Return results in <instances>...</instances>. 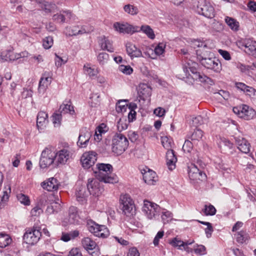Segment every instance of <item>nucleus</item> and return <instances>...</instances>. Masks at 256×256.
Listing matches in <instances>:
<instances>
[{
    "mask_svg": "<svg viewBox=\"0 0 256 256\" xmlns=\"http://www.w3.org/2000/svg\"><path fill=\"white\" fill-rule=\"evenodd\" d=\"M97 170L94 172L96 177L104 183L114 184L118 182L116 176L112 173V166L110 164H98Z\"/></svg>",
    "mask_w": 256,
    "mask_h": 256,
    "instance_id": "obj_1",
    "label": "nucleus"
},
{
    "mask_svg": "<svg viewBox=\"0 0 256 256\" xmlns=\"http://www.w3.org/2000/svg\"><path fill=\"white\" fill-rule=\"evenodd\" d=\"M128 141L126 138L120 133H116L112 139V150L114 154L120 155L127 148Z\"/></svg>",
    "mask_w": 256,
    "mask_h": 256,
    "instance_id": "obj_2",
    "label": "nucleus"
},
{
    "mask_svg": "<svg viewBox=\"0 0 256 256\" xmlns=\"http://www.w3.org/2000/svg\"><path fill=\"white\" fill-rule=\"evenodd\" d=\"M200 50H197L198 58L200 64L208 69L211 70L216 72H220L222 70V64L220 60L216 58H206V54H199Z\"/></svg>",
    "mask_w": 256,
    "mask_h": 256,
    "instance_id": "obj_3",
    "label": "nucleus"
},
{
    "mask_svg": "<svg viewBox=\"0 0 256 256\" xmlns=\"http://www.w3.org/2000/svg\"><path fill=\"white\" fill-rule=\"evenodd\" d=\"M120 204L122 212L126 216L133 215L135 211L134 202L128 194H121Z\"/></svg>",
    "mask_w": 256,
    "mask_h": 256,
    "instance_id": "obj_4",
    "label": "nucleus"
},
{
    "mask_svg": "<svg viewBox=\"0 0 256 256\" xmlns=\"http://www.w3.org/2000/svg\"><path fill=\"white\" fill-rule=\"evenodd\" d=\"M160 209V207L157 204L148 200H144L142 211L148 219L152 220L158 216Z\"/></svg>",
    "mask_w": 256,
    "mask_h": 256,
    "instance_id": "obj_5",
    "label": "nucleus"
},
{
    "mask_svg": "<svg viewBox=\"0 0 256 256\" xmlns=\"http://www.w3.org/2000/svg\"><path fill=\"white\" fill-rule=\"evenodd\" d=\"M41 236V232L37 228H28L24 234L23 240L26 244L34 245L39 241Z\"/></svg>",
    "mask_w": 256,
    "mask_h": 256,
    "instance_id": "obj_6",
    "label": "nucleus"
},
{
    "mask_svg": "<svg viewBox=\"0 0 256 256\" xmlns=\"http://www.w3.org/2000/svg\"><path fill=\"white\" fill-rule=\"evenodd\" d=\"M56 162L55 152L46 148L42 152L40 166L42 168H48Z\"/></svg>",
    "mask_w": 256,
    "mask_h": 256,
    "instance_id": "obj_7",
    "label": "nucleus"
},
{
    "mask_svg": "<svg viewBox=\"0 0 256 256\" xmlns=\"http://www.w3.org/2000/svg\"><path fill=\"white\" fill-rule=\"evenodd\" d=\"M88 230L95 236L104 238L109 235V231L104 225H99L93 221L88 222Z\"/></svg>",
    "mask_w": 256,
    "mask_h": 256,
    "instance_id": "obj_8",
    "label": "nucleus"
},
{
    "mask_svg": "<svg viewBox=\"0 0 256 256\" xmlns=\"http://www.w3.org/2000/svg\"><path fill=\"white\" fill-rule=\"evenodd\" d=\"M233 112L240 118L245 120L252 119L256 116L255 110L247 105H242L233 108Z\"/></svg>",
    "mask_w": 256,
    "mask_h": 256,
    "instance_id": "obj_9",
    "label": "nucleus"
},
{
    "mask_svg": "<svg viewBox=\"0 0 256 256\" xmlns=\"http://www.w3.org/2000/svg\"><path fill=\"white\" fill-rule=\"evenodd\" d=\"M197 12L206 18H212L214 16V10L213 6L207 3L205 0H199L197 4Z\"/></svg>",
    "mask_w": 256,
    "mask_h": 256,
    "instance_id": "obj_10",
    "label": "nucleus"
},
{
    "mask_svg": "<svg viewBox=\"0 0 256 256\" xmlns=\"http://www.w3.org/2000/svg\"><path fill=\"white\" fill-rule=\"evenodd\" d=\"M114 30L120 34H132L138 32V26H132L128 22H116L113 24Z\"/></svg>",
    "mask_w": 256,
    "mask_h": 256,
    "instance_id": "obj_11",
    "label": "nucleus"
},
{
    "mask_svg": "<svg viewBox=\"0 0 256 256\" xmlns=\"http://www.w3.org/2000/svg\"><path fill=\"white\" fill-rule=\"evenodd\" d=\"M100 182L97 178H89L87 183V190L90 194L98 196L103 191V188L100 186Z\"/></svg>",
    "mask_w": 256,
    "mask_h": 256,
    "instance_id": "obj_12",
    "label": "nucleus"
},
{
    "mask_svg": "<svg viewBox=\"0 0 256 256\" xmlns=\"http://www.w3.org/2000/svg\"><path fill=\"white\" fill-rule=\"evenodd\" d=\"M56 163V164H64L72 156V154L68 148H63L55 152Z\"/></svg>",
    "mask_w": 256,
    "mask_h": 256,
    "instance_id": "obj_13",
    "label": "nucleus"
},
{
    "mask_svg": "<svg viewBox=\"0 0 256 256\" xmlns=\"http://www.w3.org/2000/svg\"><path fill=\"white\" fill-rule=\"evenodd\" d=\"M188 174L190 178L193 180H203L206 177L204 173L200 170L196 165L192 164L188 166Z\"/></svg>",
    "mask_w": 256,
    "mask_h": 256,
    "instance_id": "obj_14",
    "label": "nucleus"
},
{
    "mask_svg": "<svg viewBox=\"0 0 256 256\" xmlns=\"http://www.w3.org/2000/svg\"><path fill=\"white\" fill-rule=\"evenodd\" d=\"M92 30V28H89L86 26H79L76 25L70 27H66V34L70 36H74L89 33Z\"/></svg>",
    "mask_w": 256,
    "mask_h": 256,
    "instance_id": "obj_15",
    "label": "nucleus"
},
{
    "mask_svg": "<svg viewBox=\"0 0 256 256\" xmlns=\"http://www.w3.org/2000/svg\"><path fill=\"white\" fill-rule=\"evenodd\" d=\"M96 160V154L93 152H84L81 157V162L84 168L92 166Z\"/></svg>",
    "mask_w": 256,
    "mask_h": 256,
    "instance_id": "obj_16",
    "label": "nucleus"
},
{
    "mask_svg": "<svg viewBox=\"0 0 256 256\" xmlns=\"http://www.w3.org/2000/svg\"><path fill=\"white\" fill-rule=\"evenodd\" d=\"M142 174L144 182L149 185H154L158 180L156 173L148 168L142 170Z\"/></svg>",
    "mask_w": 256,
    "mask_h": 256,
    "instance_id": "obj_17",
    "label": "nucleus"
},
{
    "mask_svg": "<svg viewBox=\"0 0 256 256\" xmlns=\"http://www.w3.org/2000/svg\"><path fill=\"white\" fill-rule=\"evenodd\" d=\"M48 114L43 111L40 112L37 116L36 126L38 131L42 132L46 128L48 120Z\"/></svg>",
    "mask_w": 256,
    "mask_h": 256,
    "instance_id": "obj_18",
    "label": "nucleus"
},
{
    "mask_svg": "<svg viewBox=\"0 0 256 256\" xmlns=\"http://www.w3.org/2000/svg\"><path fill=\"white\" fill-rule=\"evenodd\" d=\"M138 92L140 98L144 100H150L152 94V88L148 84H140Z\"/></svg>",
    "mask_w": 256,
    "mask_h": 256,
    "instance_id": "obj_19",
    "label": "nucleus"
},
{
    "mask_svg": "<svg viewBox=\"0 0 256 256\" xmlns=\"http://www.w3.org/2000/svg\"><path fill=\"white\" fill-rule=\"evenodd\" d=\"M90 137V132L86 128L82 129L78 137V145L80 148H86L88 144Z\"/></svg>",
    "mask_w": 256,
    "mask_h": 256,
    "instance_id": "obj_20",
    "label": "nucleus"
},
{
    "mask_svg": "<svg viewBox=\"0 0 256 256\" xmlns=\"http://www.w3.org/2000/svg\"><path fill=\"white\" fill-rule=\"evenodd\" d=\"M50 83L51 78L45 72L43 74L39 82L38 94L41 95L44 94Z\"/></svg>",
    "mask_w": 256,
    "mask_h": 256,
    "instance_id": "obj_21",
    "label": "nucleus"
},
{
    "mask_svg": "<svg viewBox=\"0 0 256 256\" xmlns=\"http://www.w3.org/2000/svg\"><path fill=\"white\" fill-rule=\"evenodd\" d=\"M41 186L48 191H56L58 190L60 183L56 178H48L47 181L42 182Z\"/></svg>",
    "mask_w": 256,
    "mask_h": 256,
    "instance_id": "obj_22",
    "label": "nucleus"
},
{
    "mask_svg": "<svg viewBox=\"0 0 256 256\" xmlns=\"http://www.w3.org/2000/svg\"><path fill=\"white\" fill-rule=\"evenodd\" d=\"M128 54L130 58H139L142 56L141 50L131 42H127L126 44Z\"/></svg>",
    "mask_w": 256,
    "mask_h": 256,
    "instance_id": "obj_23",
    "label": "nucleus"
},
{
    "mask_svg": "<svg viewBox=\"0 0 256 256\" xmlns=\"http://www.w3.org/2000/svg\"><path fill=\"white\" fill-rule=\"evenodd\" d=\"M166 164L169 170H173L176 168L177 158L172 150H168L166 153Z\"/></svg>",
    "mask_w": 256,
    "mask_h": 256,
    "instance_id": "obj_24",
    "label": "nucleus"
},
{
    "mask_svg": "<svg viewBox=\"0 0 256 256\" xmlns=\"http://www.w3.org/2000/svg\"><path fill=\"white\" fill-rule=\"evenodd\" d=\"M238 148L242 152L248 154L250 152V145L248 141L243 138H238L236 139Z\"/></svg>",
    "mask_w": 256,
    "mask_h": 256,
    "instance_id": "obj_25",
    "label": "nucleus"
},
{
    "mask_svg": "<svg viewBox=\"0 0 256 256\" xmlns=\"http://www.w3.org/2000/svg\"><path fill=\"white\" fill-rule=\"evenodd\" d=\"M98 44L102 50H106L110 52L114 51L112 42L105 36H102L99 38Z\"/></svg>",
    "mask_w": 256,
    "mask_h": 256,
    "instance_id": "obj_26",
    "label": "nucleus"
},
{
    "mask_svg": "<svg viewBox=\"0 0 256 256\" xmlns=\"http://www.w3.org/2000/svg\"><path fill=\"white\" fill-rule=\"evenodd\" d=\"M76 194L77 200L83 204L86 200L89 193L85 186H80L76 190Z\"/></svg>",
    "mask_w": 256,
    "mask_h": 256,
    "instance_id": "obj_27",
    "label": "nucleus"
},
{
    "mask_svg": "<svg viewBox=\"0 0 256 256\" xmlns=\"http://www.w3.org/2000/svg\"><path fill=\"white\" fill-rule=\"evenodd\" d=\"M224 21L232 30L236 32L240 30V23L236 19L229 16H226Z\"/></svg>",
    "mask_w": 256,
    "mask_h": 256,
    "instance_id": "obj_28",
    "label": "nucleus"
},
{
    "mask_svg": "<svg viewBox=\"0 0 256 256\" xmlns=\"http://www.w3.org/2000/svg\"><path fill=\"white\" fill-rule=\"evenodd\" d=\"M82 242L84 248L88 251L98 250L96 242L90 238H84L82 240Z\"/></svg>",
    "mask_w": 256,
    "mask_h": 256,
    "instance_id": "obj_29",
    "label": "nucleus"
},
{
    "mask_svg": "<svg viewBox=\"0 0 256 256\" xmlns=\"http://www.w3.org/2000/svg\"><path fill=\"white\" fill-rule=\"evenodd\" d=\"M38 7L47 13L53 12L56 8L55 4L42 0L38 1Z\"/></svg>",
    "mask_w": 256,
    "mask_h": 256,
    "instance_id": "obj_30",
    "label": "nucleus"
},
{
    "mask_svg": "<svg viewBox=\"0 0 256 256\" xmlns=\"http://www.w3.org/2000/svg\"><path fill=\"white\" fill-rule=\"evenodd\" d=\"M12 238L8 234L0 233V248H4L12 242Z\"/></svg>",
    "mask_w": 256,
    "mask_h": 256,
    "instance_id": "obj_31",
    "label": "nucleus"
},
{
    "mask_svg": "<svg viewBox=\"0 0 256 256\" xmlns=\"http://www.w3.org/2000/svg\"><path fill=\"white\" fill-rule=\"evenodd\" d=\"M142 32L150 39L154 40L155 38L154 32L148 25H142L140 28L138 27V32Z\"/></svg>",
    "mask_w": 256,
    "mask_h": 256,
    "instance_id": "obj_32",
    "label": "nucleus"
},
{
    "mask_svg": "<svg viewBox=\"0 0 256 256\" xmlns=\"http://www.w3.org/2000/svg\"><path fill=\"white\" fill-rule=\"evenodd\" d=\"M123 8L125 13L132 16H136L139 12L138 8L134 4H126L124 6Z\"/></svg>",
    "mask_w": 256,
    "mask_h": 256,
    "instance_id": "obj_33",
    "label": "nucleus"
},
{
    "mask_svg": "<svg viewBox=\"0 0 256 256\" xmlns=\"http://www.w3.org/2000/svg\"><path fill=\"white\" fill-rule=\"evenodd\" d=\"M236 238L240 244L246 243L249 238L248 234L244 230H240L236 234Z\"/></svg>",
    "mask_w": 256,
    "mask_h": 256,
    "instance_id": "obj_34",
    "label": "nucleus"
},
{
    "mask_svg": "<svg viewBox=\"0 0 256 256\" xmlns=\"http://www.w3.org/2000/svg\"><path fill=\"white\" fill-rule=\"evenodd\" d=\"M202 137L203 132L200 129H196L192 133L189 138L194 144H196L198 142L202 140Z\"/></svg>",
    "mask_w": 256,
    "mask_h": 256,
    "instance_id": "obj_35",
    "label": "nucleus"
},
{
    "mask_svg": "<svg viewBox=\"0 0 256 256\" xmlns=\"http://www.w3.org/2000/svg\"><path fill=\"white\" fill-rule=\"evenodd\" d=\"M58 112L62 114L69 113L70 114L72 115L74 113V110L73 106L68 103L61 104Z\"/></svg>",
    "mask_w": 256,
    "mask_h": 256,
    "instance_id": "obj_36",
    "label": "nucleus"
},
{
    "mask_svg": "<svg viewBox=\"0 0 256 256\" xmlns=\"http://www.w3.org/2000/svg\"><path fill=\"white\" fill-rule=\"evenodd\" d=\"M173 214L170 211L163 209L162 212L161 218L164 224H168L172 220Z\"/></svg>",
    "mask_w": 256,
    "mask_h": 256,
    "instance_id": "obj_37",
    "label": "nucleus"
},
{
    "mask_svg": "<svg viewBox=\"0 0 256 256\" xmlns=\"http://www.w3.org/2000/svg\"><path fill=\"white\" fill-rule=\"evenodd\" d=\"M79 217L76 213L75 208L73 207L70 209V212L68 216V222L71 224H78Z\"/></svg>",
    "mask_w": 256,
    "mask_h": 256,
    "instance_id": "obj_38",
    "label": "nucleus"
},
{
    "mask_svg": "<svg viewBox=\"0 0 256 256\" xmlns=\"http://www.w3.org/2000/svg\"><path fill=\"white\" fill-rule=\"evenodd\" d=\"M161 142L163 146L168 150H171L174 144L172 138L168 136H164L161 138Z\"/></svg>",
    "mask_w": 256,
    "mask_h": 256,
    "instance_id": "obj_39",
    "label": "nucleus"
},
{
    "mask_svg": "<svg viewBox=\"0 0 256 256\" xmlns=\"http://www.w3.org/2000/svg\"><path fill=\"white\" fill-rule=\"evenodd\" d=\"M244 50L249 54H252L254 52L256 51V42L250 40H246V49H244Z\"/></svg>",
    "mask_w": 256,
    "mask_h": 256,
    "instance_id": "obj_40",
    "label": "nucleus"
},
{
    "mask_svg": "<svg viewBox=\"0 0 256 256\" xmlns=\"http://www.w3.org/2000/svg\"><path fill=\"white\" fill-rule=\"evenodd\" d=\"M61 208L60 204L58 202H52L47 207L46 212L48 214H52L58 212Z\"/></svg>",
    "mask_w": 256,
    "mask_h": 256,
    "instance_id": "obj_41",
    "label": "nucleus"
},
{
    "mask_svg": "<svg viewBox=\"0 0 256 256\" xmlns=\"http://www.w3.org/2000/svg\"><path fill=\"white\" fill-rule=\"evenodd\" d=\"M84 70L91 78L96 76L98 72L96 68L90 67V64H86L84 66Z\"/></svg>",
    "mask_w": 256,
    "mask_h": 256,
    "instance_id": "obj_42",
    "label": "nucleus"
},
{
    "mask_svg": "<svg viewBox=\"0 0 256 256\" xmlns=\"http://www.w3.org/2000/svg\"><path fill=\"white\" fill-rule=\"evenodd\" d=\"M236 86L238 89H239L244 92H248L249 94L252 93L254 90L252 87L246 86L242 82H236Z\"/></svg>",
    "mask_w": 256,
    "mask_h": 256,
    "instance_id": "obj_43",
    "label": "nucleus"
},
{
    "mask_svg": "<svg viewBox=\"0 0 256 256\" xmlns=\"http://www.w3.org/2000/svg\"><path fill=\"white\" fill-rule=\"evenodd\" d=\"M169 244L174 248H177L178 250H182L184 242L178 238L176 237L170 240Z\"/></svg>",
    "mask_w": 256,
    "mask_h": 256,
    "instance_id": "obj_44",
    "label": "nucleus"
},
{
    "mask_svg": "<svg viewBox=\"0 0 256 256\" xmlns=\"http://www.w3.org/2000/svg\"><path fill=\"white\" fill-rule=\"evenodd\" d=\"M5 56L6 60H14L18 59L20 57L24 56V53L14 54L13 52L8 50L6 52V54Z\"/></svg>",
    "mask_w": 256,
    "mask_h": 256,
    "instance_id": "obj_45",
    "label": "nucleus"
},
{
    "mask_svg": "<svg viewBox=\"0 0 256 256\" xmlns=\"http://www.w3.org/2000/svg\"><path fill=\"white\" fill-rule=\"evenodd\" d=\"M128 104L124 100H120L116 104V110L118 113L126 112Z\"/></svg>",
    "mask_w": 256,
    "mask_h": 256,
    "instance_id": "obj_46",
    "label": "nucleus"
},
{
    "mask_svg": "<svg viewBox=\"0 0 256 256\" xmlns=\"http://www.w3.org/2000/svg\"><path fill=\"white\" fill-rule=\"evenodd\" d=\"M98 60L101 66H104L108 63L109 60V55L106 52L99 54L97 57Z\"/></svg>",
    "mask_w": 256,
    "mask_h": 256,
    "instance_id": "obj_47",
    "label": "nucleus"
},
{
    "mask_svg": "<svg viewBox=\"0 0 256 256\" xmlns=\"http://www.w3.org/2000/svg\"><path fill=\"white\" fill-rule=\"evenodd\" d=\"M62 114L60 112H55L53 114L52 122L54 127H60L61 125Z\"/></svg>",
    "mask_w": 256,
    "mask_h": 256,
    "instance_id": "obj_48",
    "label": "nucleus"
},
{
    "mask_svg": "<svg viewBox=\"0 0 256 256\" xmlns=\"http://www.w3.org/2000/svg\"><path fill=\"white\" fill-rule=\"evenodd\" d=\"M202 212L206 216H214L216 213V209L211 204L208 206L205 205Z\"/></svg>",
    "mask_w": 256,
    "mask_h": 256,
    "instance_id": "obj_49",
    "label": "nucleus"
},
{
    "mask_svg": "<svg viewBox=\"0 0 256 256\" xmlns=\"http://www.w3.org/2000/svg\"><path fill=\"white\" fill-rule=\"evenodd\" d=\"M10 192V186L9 184L5 186L2 192L3 194L1 197V201L4 202H6L8 200Z\"/></svg>",
    "mask_w": 256,
    "mask_h": 256,
    "instance_id": "obj_50",
    "label": "nucleus"
},
{
    "mask_svg": "<svg viewBox=\"0 0 256 256\" xmlns=\"http://www.w3.org/2000/svg\"><path fill=\"white\" fill-rule=\"evenodd\" d=\"M128 124L126 120L124 118H120L117 122L118 130L120 132L128 128Z\"/></svg>",
    "mask_w": 256,
    "mask_h": 256,
    "instance_id": "obj_51",
    "label": "nucleus"
},
{
    "mask_svg": "<svg viewBox=\"0 0 256 256\" xmlns=\"http://www.w3.org/2000/svg\"><path fill=\"white\" fill-rule=\"evenodd\" d=\"M195 78L202 82H206L210 84H212L213 83L212 80L210 78L200 73L196 74Z\"/></svg>",
    "mask_w": 256,
    "mask_h": 256,
    "instance_id": "obj_52",
    "label": "nucleus"
},
{
    "mask_svg": "<svg viewBox=\"0 0 256 256\" xmlns=\"http://www.w3.org/2000/svg\"><path fill=\"white\" fill-rule=\"evenodd\" d=\"M218 144L220 148L226 147L230 149L232 148L233 145L232 142L224 138H220Z\"/></svg>",
    "mask_w": 256,
    "mask_h": 256,
    "instance_id": "obj_53",
    "label": "nucleus"
},
{
    "mask_svg": "<svg viewBox=\"0 0 256 256\" xmlns=\"http://www.w3.org/2000/svg\"><path fill=\"white\" fill-rule=\"evenodd\" d=\"M214 94L217 98L220 99V97H222L224 100H228L230 96L228 92L224 90H220L218 92H214Z\"/></svg>",
    "mask_w": 256,
    "mask_h": 256,
    "instance_id": "obj_54",
    "label": "nucleus"
},
{
    "mask_svg": "<svg viewBox=\"0 0 256 256\" xmlns=\"http://www.w3.org/2000/svg\"><path fill=\"white\" fill-rule=\"evenodd\" d=\"M166 44L161 42L159 43L154 50V53L157 56L162 54L164 52L166 48Z\"/></svg>",
    "mask_w": 256,
    "mask_h": 256,
    "instance_id": "obj_55",
    "label": "nucleus"
},
{
    "mask_svg": "<svg viewBox=\"0 0 256 256\" xmlns=\"http://www.w3.org/2000/svg\"><path fill=\"white\" fill-rule=\"evenodd\" d=\"M17 198L21 204L26 206H29L30 204V200L29 198L22 194H20L17 195Z\"/></svg>",
    "mask_w": 256,
    "mask_h": 256,
    "instance_id": "obj_56",
    "label": "nucleus"
},
{
    "mask_svg": "<svg viewBox=\"0 0 256 256\" xmlns=\"http://www.w3.org/2000/svg\"><path fill=\"white\" fill-rule=\"evenodd\" d=\"M190 44L191 46L194 48H205L206 46L205 42L200 40H193L191 41Z\"/></svg>",
    "mask_w": 256,
    "mask_h": 256,
    "instance_id": "obj_57",
    "label": "nucleus"
},
{
    "mask_svg": "<svg viewBox=\"0 0 256 256\" xmlns=\"http://www.w3.org/2000/svg\"><path fill=\"white\" fill-rule=\"evenodd\" d=\"M120 72L126 74H130L133 72V69L130 66L120 65L118 67Z\"/></svg>",
    "mask_w": 256,
    "mask_h": 256,
    "instance_id": "obj_58",
    "label": "nucleus"
},
{
    "mask_svg": "<svg viewBox=\"0 0 256 256\" xmlns=\"http://www.w3.org/2000/svg\"><path fill=\"white\" fill-rule=\"evenodd\" d=\"M194 144L192 140H185L182 146L183 150L186 152H190L192 149Z\"/></svg>",
    "mask_w": 256,
    "mask_h": 256,
    "instance_id": "obj_59",
    "label": "nucleus"
},
{
    "mask_svg": "<svg viewBox=\"0 0 256 256\" xmlns=\"http://www.w3.org/2000/svg\"><path fill=\"white\" fill-rule=\"evenodd\" d=\"M56 58L54 59L55 64L56 66L58 68L61 66L62 65L65 64L68 62V58H63L58 56L57 54H55Z\"/></svg>",
    "mask_w": 256,
    "mask_h": 256,
    "instance_id": "obj_60",
    "label": "nucleus"
},
{
    "mask_svg": "<svg viewBox=\"0 0 256 256\" xmlns=\"http://www.w3.org/2000/svg\"><path fill=\"white\" fill-rule=\"evenodd\" d=\"M43 46L45 49H49L53 44V38L52 36H47L43 40Z\"/></svg>",
    "mask_w": 256,
    "mask_h": 256,
    "instance_id": "obj_61",
    "label": "nucleus"
},
{
    "mask_svg": "<svg viewBox=\"0 0 256 256\" xmlns=\"http://www.w3.org/2000/svg\"><path fill=\"white\" fill-rule=\"evenodd\" d=\"M99 96L97 94H92L88 102L92 107H95L99 102Z\"/></svg>",
    "mask_w": 256,
    "mask_h": 256,
    "instance_id": "obj_62",
    "label": "nucleus"
},
{
    "mask_svg": "<svg viewBox=\"0 0 256 256\" xmlns=\"http://www.w3.org/2000/svg\"><path fill=\"white\" fill-rule=\"evenodd\" d=\"M53 20L58 22L64 23L66 22L65 16L62 14V12H60V14H54L53 16Z\"/></svg>",
    "mask_w": 256,
    "mask_h": 256,
    "instance_id": "obj_63",
    "label": "nucleus"
},
{
    "mask_svg": "<svg viewBox=\"0 0 256 256\" xmlns=\"http://www.w3.org/2000/svg\"><path fill=\"white\" fill-rule=\"evenodd\" d=\"M108 130V128L106 124L104 123H102L100 124L96 128V132H98L100 134H103L106 133Z\"/></svg>",
    "mask_w": 256,
    "mask_h": 256,
    "instance_id": "obj_64",
    "label": "nucleus"
}]
</instances>
